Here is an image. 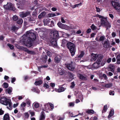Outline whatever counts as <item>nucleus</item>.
I'll return each instance as SVG.
<instances>
[{"mask_svg": "<svg viewBox=\"0 0 120 120\" xmlns=\"http://www.w3.org/2000/svg\"><path fill=\"white\" fill-rule=\"evenodd\" d=\"M26 36L24 41L25 43L27 46H29V47L32 46L33 41L36 38L35 34L29 30L26 32Z\"/></svg>", "mask_w": 120, "mask_h": 120, "instance_id": "nucleus-1", "label": "nucleus"}, {"mask_svg": "<svg viewBox=\"0 0 120 120\" xmlns=\"http://www.w3.org/2000/svg\"><path fill=\"white\" fill-rule=\"evenodd\" d=\"M66 46L69 49L71 56H73L75 55L76 50L75 44L71 42H68L66 44Z\"/></svg>", "mask_w": 120, "mask_h": 120, "instance_id": "nucleus-2", "label": "nucleus"}, {"mask_svg": "<svg viewBox=\"0 0 120 120\" xmlns=\"http://www.w3.org/2000/svg\"><path fill=\"white\" fill-rule=\"evenodd\" d=\"M4 8L6 10H11L14 11L15 10V8L11 3H8L7 4L4 5Z\"/></svg>", "mask_w": 120, "mask_h": 120, "instance_id": "nucleus-3", "label": "nucleus"}, {"mask_svg": "<svg viewBox=\"0 0 120 120\" xmlns=\"http://www.w3.org/2000/svg\"><path fill=\"white\" fill-rule=\"evenodd\" d=\"M59 33L57 31H54L50 35V37L51 38L58 39L59 37Z\"/></svg>", "mask_w": 120, "mask_h": 120, "instance_id": "nucleus-4", "label": "nucleus"}, {"mask_svg": "<svg viewBox=\"0 0 120 120\" xmlns=\"http://www.w3.org/2000/svg\"><path fill=\"white\" fill-rule=\"evenodd\" d=\"M111 4L114 8L116 10H120V4L118 2L112 1L111 2Z\"/></svg>", "mask_w": 120, "mask_h": 120, "instance_id": "nucleus-5", "label": "nucleus"}, {"mask_svg": "<svg viewBox=\"0 0 120 120\" xmlns=\"http://www.w3.org/2000/svg\"><path fill=\"white\" fill-rule=\"evenodd\" d=\"M10 100L5 98H1L0 99V103L2 104L7 106Z\"/></svg>", "mask_w": 120, "mask_h": 120, "instance_id": "nucleus-6", "label": "nucleus"}, {"mask_svg": "<svg viewBox=\"0 0 120 120\" xmlns=\"http://www.w3.org/2000/svg\"><path fill=\"white\" fill-rule=\"evenodd\" d=\"M102 44L103 47L105 48L108 49L110 47L109 42L108 40L105 41Z\"/></svg>", "mask_w": 120, "mask_h": 120, "instance_id": "nucleus-7", "label": "nucleus"}, {"mask_svg": "<svg viewBox=\"0 0 120 120\" xmlns=\"http://www.w3.org/2000/svg\"><path fill=\"white\" fill-rule=\"evenodd\" d=\"M57 39L51 38L50 41V44L52 46H57Z\"/></svg>", "mask_w": 120, "mask_h": 120, "instance_id": "nucleus-8", "label": "nucleus"}, {"mask_svg": "<svg viewBox=\"0 0 120 120\" xmlns=\"http://www.w3.org/2000/svg\"><path fill=\"white\" fill-rule=\"evenodd\" d=\"M30 12L27 11L26 13L22 12L20 14V16L22 18H24L30 14Z\"/></svg>", "mask_w": 120, "mask_h": 120, "instance_id": "nucleus-9", "label": "nucleus"}, {"mask_svg": "<svg viewBox=\"0 0 120 120\" xmlns=\"http://www.w3.org/2000/svg\"><path fill=\"white\" fill-rule=\"evenodd\" d=\"M72 62H71V63L68 64L67 66L68 69L71 71L75 69V67L72 64Z\"/></svg>", "mask_w": 120, "mask_h": 120, "instance_id": "nucleus-10", "label": "nucleus"}, {"mask_svg": "<svg viewBox=\"0 0 120 120\" xmlns=\"http://www.w3.org/2000/svg\"><path fill=\"white\" fill-rule=\"evenodd\" d=\"M107 21V19L106 18H105L104 19H101L100 20L101 25L102 26H105Z\"/></svg>", "mask_w": 120, "mask_h": 120, "instance_id": "nucleus-11", "label": "nucleus"}, {"mask_svg": "<svg viewBox=\"0 0 120 120\" xmlns=\"http://www.w3.org/2000/svg\"><path fill=\"white\" fill-rule=\"evenodd\" d=\"M57 25L58 27L61 29H64L66 27V25L61 23L60 22H59Z\"/></svg>", "mask_w": 120, "mask_h": 120, "instance_id": "nucleus-12", "label": "nucleus"}, {"mask_svg": "<svg viewBox=\"0 0 120 120\" xmlns=\"http://www.w3.org/2000/svg\"><path fill=\"white\" fill-rule=\"evenodd\" d=\"M28 23H35V19L33 17L31 16L30 17H28Z\"/></svg>", "mask_w": 120, "mask_h": 120, "instance_id": "nucleus-13", "label": "nucleus"}, {"mask_svg": "<svg viewBox=\"0 0 120 120\" xmlns=\"http://www.w3.org/2000/svg\"><path fill=\"white\" fill-rule=\"evenodd\" d=\"M78 76L79 79L83 80H87V78L85 76H84L80 74H79L78 75Z\"/></svg>", "mask_w": 120, "mask_h": 120, "instance_id": "nucleus-14", "label": "nucleus"}, {"mask_svg": "<svg viewBox=\"0 0 120 120\" xmlns=\"http://www.w3.org/2000/svg\"><path fill=\"white\" fill-rule=\"evenodd\" d=\"M66 88L64 87L60 86L58 89L55 88V90L56 91L58 92H61L64 91Z\"/></svg>", "mask_w": 120, "mask_h": 120, "instance_id": "nucleus-15", "label": "nucleus"}, {"mask_svg": "<svg viewBox=\"0 0 120 120\" xmlns=\"http://www.w3.org/2000/svg\"><path fill=\"white\" fill-rule=\"evenodd\" d=\"M41 114L40 120H45V116L44 112L42 111Z\"/></svg>", "mask_w": 120, "mask_h": 120, "instance_id": "nucleus-16", "label": "nucleus"}, {"mask_svg": "<svg viewBox=\"0 0 120 120\" xmlns=\"http://www.w3.org/2000/svg\"><path fill=\"white\" fill-rule=\"evenodd\" d=\"M97 54L93 53H92L91 54V58L90 59L91 61H95L96 60L97 58Z\"/></svg>", "mask_w": 120, "mask_h": 120, "instance_id": "nucleus-17", "label": "nucleus"}, {"mask_svg": "<svg viewBox=\"0 0 120 120\" xmlns=\"http://www.w3.org/2000/svg\"><path fill=\"white\" fill-rule=\"evenodd\" d=\"M97 57H98V59L96 61L99 62L100 64L103 57V56L102 55L99 54L97 56Z\"/></svg>", "mask_w": 120, "mask_h": 120, "instance_id": "nucleus-18", "label": "nucleus"}, {"mask_svg": "<svg viewBox=\"0 0 120 120\" xmlns=\"http://www.w3.org/2000/svg\"><path fill=\"white\" fill-rule=\"evenodd\" d=\"M18 29V28L16 26H13L11 28V30L12 32H15L16 30H17Z\"/></svg>", "mask_w": 120, "mask_h": 120, "instance_id": "nucleus-19", "label": "nucleus"}, {"mask_svg": "<svg viewBox=\"0 0 120 120\" xmlns=\"http://www.w3.org/2000/svg\"><path fill=\"white\" fill-rule=\"evenodd\" d=\"M12 91V87H9L7 89H6L5 91L6 93H8L10 94Z\"/></svg>", "mask_w": 120, "mask_h": 120, "instance_id": "nucleus-20", "label": "nucleus"}, {"mask_svg": "<svg viewBox=\"0 0 120 120\" xmlns=\"http://www.w3.org/2000/svg\"><path fill=\"white\" fill-rule=\"evenodd\" d=\"M3 120H10L9 115L8 113L4 115L3 117Z\"/></svg>", "mask_w": 120, "mask_h": 120, "instance_id": "nucleus-21", "label": "nucleus"}, {"mask_svg": "<svg viewBox=\"0 0 120 120\" xmlns=\"http://www.w3.org/2000/svg\"><path fill=\"white\" fill-rule=\"evenodd\" d=\"M114 114V110L113 109H111L109 113V114L108 116V118L109 120L110 117L112 116Z\"/></svg>", "mask_w": 120, "mask_h": 120, "instance_id": "nucleus-22", "label": "nucleus"}, {"mask_svg": "<svg viewBox=\"0 0 120 120\" xmlns=\"http://www.w3.org/2000/svg\"><path fill=\"white\" fill-rule=\"evenodd\" d=\"M61 60L60 57L56 56L55 57L54 59L55 62L56 63H59Z\"/></svg>", "mask_w": 120, "mask_h": 120, "instance_id": "nucleus-23", "label": "nucleus"}, {"mask_svg": "<svg viewBox=\"0 0 120 120\" xmlns=\"http://www.w3.org/2000/svg\"><path fill=\"white\" fill-rule=\"evenodd\" d=\"M67 40L65 38L64 39L62 40L61 46L63 47L66 44H67Z\"/></svg>", "mask_w": 120, "mask_h": 120, "instance_id": "nucleus-24", "label": "nucleus"}, {"mask_svg": "<svg viewBox=\"0 0 120 120\" xmlns=\"http://www.w3.org/2000/svg\"><path fill=\"white\" fill-rule=\"evenodd\" d=\"M43 82L41 80H39L37 81H36L34 83V84L36 85H41Z\"/></svg>", "mask_w": 120, "mask_h": 120, "instance_id": "nucleus-25", "label": "nucleus"}, {"mask_svg": "<svg viewBox=\"0 0 120 120\" xmlns=\"http://www.w3.org/2000/svg\"><path fill=\"white\" fill-rule=\"evenodd\" d=\"M105 27L106 28V30H108V29L110 28L111 27V25L110 23L108 21L105 24Z\"/></svg>", "mask_w": 120, "mask_h": 120, "instance_id": "nucleus-26", "label": "nucleus"}, {"mask_svg": "<svg viewBox=\"0 0 120 120\" xmlns=\"http://www.w3.org/2000/svg\"><path fill=\"white\" fill-rule=\"evenodd\" d=\"M25 51L27 53L30 54H33L34 53V52L33 51L29 50L27 48L25 49Z\"/></svg>", "mask_w": 120, "mask_h": 120, "instance_id": "nucleus-27", "label": "nucleus"}, {"mask_svg": "<svg viewBox=\"0 0 120 120\" xmlns=\"http://www.w3.org/2000/svg\"><path fill=\"white\" fill-rule=\"evenodd\" d=\"M100 63L96 61V62L94 63L93 65V66L95 68H97L98 67Z\"/></svg>", "mask_w": 120, "mask_h": 120, "instance_id": "nucleus-28", "label": "nucleus"}, {"mask_svg": "<svg viewBox=\"0 0 120 120\" xmlns=\"http://www.w3.org/2000/svg\"><path fill=\"white\" fill-rule=\"evenodd\" d=\"M117 63L119 64H120V54H119L116 57Z\"/></svg>", "mask_w": 120, "mask_h": 120, "instance_id": "nucleus-29", "label": "nucleus"}, {"mask_svg": "<svg viewBox=\"0 0 120 120\" xmlns=\"http://www.w3.org/2000/svg\"><path fill=\"white\" fill-rule=\"evenodd\" d=\"M32 91H34V92H36V93H39L40 91L37 88L33 87L31 89Z\"/></svg>", "mask_w": 120, "mask_h": 120, "instance_id": "nucleus-30", "label": "nucleus"}, {"mask_svg": "<svg viewBox=\"0 0 120 120\" xmlns=\"http://www.w3.org/2000/svg\"><path fill=\"white\" fill-rule=\"evenodd\" d=\"M108 109L107 106L106 105L104 106L103 109L102 111V113H103L106 112Z\"/></svg>", "mask_w": 120, "mask_h": 120, "instance_id": "nucleus-31", "label": "nucleus"}, {"mask_svg": "<svg viewBox=\"0 0 120 120\" xmlns=\"http://www.w3.org/2000/svg\"><path fill=\"white\" fill-rule=\"evenodd\" d=\"M84 54V52L83 51H82L81 52L80 54L78 56L77 58L78 59H80L82 57Z\"/></svg>", "mask_w": 120, "mask_h": 120, "instance_id": "nucleus-32", "label": "nucleus"}, {"mask_svg": "<svg viewBox=\"0 0 120 120\" xmlns=\"http://www.w3.org/2000/svg\"><path fill=\"white\" fill-rule=\"evenodd\" d=\"M33 42H34V44L35 45H37L39 44V40L38 39L36 38L33 41Z\"/></svg>", "mask_w": 120, "mask_h": 120, "instance_id": "nucleus-33", "label": "nucleus"}, {"mask_svg": "<svg viewBox=\"0 0 120 120\" xmlns=\"http://www.w3.org/2000/svg\"><path fill=\"white\" fill-rule=\"evenodd\" d=\"M2 86L4 88H7L8 87V84L7 83L4 82Z\"/></svg>", "mask_w": 120, "mask_h": 120, "instance_id": "nucleus-34", "label": "nucleus"}, {"mask_svg": "<svg viewBox=\"0 0 120 120\" xmlns=\"http://www.w3.org/2000/svg\"><path fill=\"white\" fill-rule=\"evenodd\" d=\"M112 85L111 83H107L105 84V87L106 88H109L111 87Z\"/></svg>", "mask_w": 120, "mask_h": 120, "instance_id": "nucleus-35", "label": "nucleus"}, {"mask_svg": "<svg viewBox=\"0 0 120 120\" xmlns=\"http://www.w3.org/2000/svg\"><path fill=\"white\" fill-rule=\"evenodd\" d=\"M26 103L28 107L31 104V101L29 99H27L26 101Z\"/></svg>", "mask_w": 120, "mask_h": 120, "instance_id": "nucleus-36", "label": "nucleus"}, {"mask_svg": "<svg viewBox=\"0 0 120 120\" xmlns=\"http://www.w3.org/2000/svg\"><path fill=\"white\" fill-rule=\"evenodd\" d=\"M23 21L22 19H19L17 22V23L19 24H21L23 23Z\"/></svg>", "mask_w": 120, "mask_h": 120, "instance_id": "nucleus-37", "label": "nucleus"}, {"mask_svg": "<svg viewBox=\"0 0 120 120\" xmlns=\"http://www.w3.org/2000/svg\"><path fill=\"white\" fill-rule=\"evenodd\" d=\"M7 45L11 49L13 50L14 49V47L12 45L9 43L7 44Z\"/></svg>", "mask_w": 120, "mask_h": 120, "instance_id": "nucleus-38", "label": "nucleus"}, {"mask_svg": "<svg viewBox=\"0 0 120 120\" xmlns=\"http://www.w3.org/2000/svg\"><path fill=\"white\" fill-rule=\"evenodd\" d=\"M86 113L89 114L90 113L94 114V111L93 110L91 109L86 111Z\"/></svg>", "mask_w": 120, "mask_h": 120, "instance_id": "nucleus-39", "label": "nucleus"}, {"mask_svg": "<svg viewBox=\"0 0 120 120\" xmlns=\"http://www.w3.org/2000/svg\"><path fill=\"white\" fill-rule=\"evenodd\" d=\"M16 47L17 49H23L24 47H23L21 46L18 44H16Z\"/></svg>", "mask_w": 120, "mask_h": 120, "instance_id": "nucleus-40", "label": "nucleus"}, {"mask_svg": "<svg viewBox=\"0 0 120 120\" xmlns=\"http://www.w3.org/2000/svg\"><path fill=\"white\" fill-rule=\"evenodd\" d=\"M91 27V29L93 30H95L97 29V27L95 26L94 24H92Z\"/></svg>", "mask_w": 120, "mask_h": 120, "instance_id": "nucleus-41", "label": "nucleus"}, {"mask_svg": "<svg viewBox=\"0 0 120 120\" xmlns=\"http://www.w3.org/2000/svg\"><path fill=\"white\" fill-rule=\"evenodd\" d=\"M24 114L25 115V118L28 119L29 118V115L28 112L25 113Z\"/></svg>", "mask_w": 120, "mask_h": 120, "instance_id": "nucleus-42", "label": "nucleus"}, {"mask_svg": "<svg viewBox=\"0 0 120 120\" xmlns=\"http://www.w3.org/2000/svg\"><path fill=\"white\" fill-rule=\"evenodd\" d=\"M105 38V37L104 36H101L99 39V41H103L104 39Z\"/></svg>", "mask_w": 120, "mask_h": 120, "instance_id": "nucleus-43", "label": "nucleus"}, {"mask_svg": "<svg viewBox=\"0 0 120 120\" xmlns=\"http://www.w3.org/2000/svg\"><path fill=\"white\" fill-rule=\"evenodd\" d=\"M106 62V59H103L102 61L101 65L102 66L104 65L105 63Z\"/></svg>", "mask_w": 120, "mask_h": 120, "instance_id": "nucleus-44", "label": "nucleus"}, {"mask_svg": "<svg viewBox=\"0 0 120 120\" xmlns=\"http://www.w3.org/2000/svg\"><path fill=\"white\" fill-rule=\"evenodd\" d=\"M34 106L35 108H38L39 106V104L38 103H35L34 104Z\"/></svg>", "mask_w": 120, "mask_h": 120, "instance_id": "nucleus-45", "label": "nucleus"}, {"mask_svg": "<svg viewBox=\"0 0 120 120\" xmlns=\"http://www.w3.org/2000/svg\"><path fill=\"white\" fill-rule=\"evenodd\" d=\"M13 19L14 21H16L18 19V18L16 15L14 16L12 18Z\"/></svg>", "mask_w": 120, "mask_h": 120, "instance_id": "nucleus-46", "label": "nucleus"}, {"mask_svg": "<svg viewBox=\"0 0 120 120\" xmlns=\"http://www.w3.org/2000/svg\"><path fill=\"white\" fill-rule=\"evenodd\" d=\"M71 85L70 86V87L71 88H74V86H75V84L74 82H71Z\"/></svg>", "mask_w": 120, "mask_h": 120, "instance_id": "nucleus-47", "label": "nucleus"}, {"mask_svg": "<svg viewBox=\"0 0 120 120\" xmlns=\"http://www.w3.org/2000/svg\"><path fill=\"white\" fill-rule=\"evenodd\" d=\"M109 94L110 95H114V91L112 90H110Z\"/></svg>", "mask_w": 120, "mask_h": 120, "instance_id": "nucleus-48", "label": "nucleus"}, {"mask_svg": "<svg viewBox=\"0 0 120 120\" xmlns=\"http://www.w3.org/2000/svg\"><path fill=\"white\" fill-rule=\"evenodd\" d=\"M46 14V13L45 11H43L40 14V15H41L42 17H44Z\"/></svg>", "mask_w": 120, "mask_h": 120, "instance_id": "nucleus-49", "label": "nucleus"}, {"mask_svg": "<svg viewBox=\"0 0 120 120\" xmlns=\"http://www.w3.org/2000/svg\"><path fill=\"white\" fill-rule=\"evenodd\" d=\"M48 15L49 17H54L56 15L55 14V13L49 14Z\"/></svg>", "mask_w": 120, "mask_h": 120, "instance_id": "nucleus-50", "label": "nucleus"}, {"mask_svg": "<svg viewBox=\"0 0 120 120\" xmlns=\"http://www.w3.org/2000/svg\"><path fill=\"white\" fill-rule=\"evenodd\" d=\"M43 86L47 88H48L49 87V85L47 84L46 83H45L44 84Z\"/></svg>", "mask_w": 120, "mask_h": 120, "instance_id": "nucleus-51", "label": "nucleus"}, {"mask_svg": "<svg viewBox=\"0 0 120 120\" xmlns=\"http://www.w3.org/2000/svg\"><path fill=\"white\" fill-rule=\"evenodd\" d=\"M47 54L48 56H49V57L51 56V53L49 51H48L47 52Z\"/></svg>", "mask_w": 120, "mask_h": 120, "instance_id": "nucleus-52", "label": "nucleus"}, {"mask_svg": "<svg viewBox=\"0 0 120 120\" xmlns=\"http://www.w3.org/2000/svg\"><path fill=\"white\" fill-rule=\"evenodd\" d=\"M50 85L51 86L52 88H53L54 87L55 85V84L54 83H51L50 84Z\"/></svg>", "mask_w": 120, "mask_h": 120, "instance_id": "nucleus-53", "label": "nucleus"}, {"mask_svg": "<svg viewBox=\"0 0 120 120\" xmlns=\"http://www.w3.org/2000/svg\"><path fill=\"white\" fill-rule=\"evenodd\" d=\"M97 17H98L100 19H104L105 17H104L103 16L100 15H97Z\"/></svg>", "mask_w": 120, "mask_h": 120, "instance_id": "nucleus-54", "label": "nucleus"}, {"mask_svg": "<svg viewBox=\"0 0 120 120\" xmlns=\"http://www.w3.org/2000/svg\"><path fill=\"white\" fill-rule=\"evenodd\" d=\"M26 103H25L22 102L21 104V106L23 108L26 106Z\"/></svg>", "mask_w": 120, "mask_h": 120, "instance_id": "nucleus-55", "label": "nucleus"}, {"mask_svg": "<svg viewBox=\"0 0 120 120\" xmlns=\"http://www.w3.org/2000/svg\"><path fill=\"white\" fill-rule=\"evenodd\" d=\"M69 105L70 106H74V103L73 102H71L69 103Z\"/></svg>", "mask_w": 120, "mask_h": 120, "instance_id": "nucleus-56", "label": "nucleus"}, {"mask_svg": "<svg viewBox=\"0 0 120 120\" xmlns=\"http://www.w3.org/2000/svg\"><path fill=\"white\" fill-rule=\"evenodd\" d=\"M11 104V101L10 100L8 102V105H9V107L10 108H12Z\"/></svg>", "mask_w": 120, "mask_h": 120, "instance_id": "nucleus-57", "label": "nucleus"}, {"mask_svg": "<svg viewBox=\"0 0 120 120\" xmlns=\"http://www.w3.org/2000/svg\"><path fill=\"white\" fill-rule=\"evenodd\" d=\"M16 80V79L15 77H13L12 79L11 80V82L12 83H13Z\"/></svg>", "mask_w": 120, "mask_h": 120, "instance_id": "nucleus-58", "label": "nucleus"}, {"mask_svg": "<svg viewBox=\"0 0 120 120\" xmlns=\"http://www.w3.org/2000/svg\"><path fill=\"white\" fill-rule=\"evenodd\" d=\"M4 111L1 108L0 109V115H2L4 114Z\"/></svg>", "mask_w": 120, "mask_h": 120, "instance_id": "nucleus-59", "label": "nucleus"}, {"mask_svg": "<svg viewBox=\"0 0 120 120\" xmlns=\"http://www.w3.org/2000/svg\"><path fill=\"white\" fill-rule=\"evenodd\" d=\"M50 107V108L51 109H53L54 108V106L53 105L52 103H50L49 104V107Z\"/></svg>", "mask_w": 120, "mask_h": 120, "instance_id": "nucleus-60", "label": "nucleus"}, {"mask_svg": "<svg viewBox=\"0 0 120 120\" xmlns=\"http://www.w3.org/2000/svg\"><path fill=\"white\" fill-rule=\"evenodd\" d=\"M114 66L112 64H110L109 66V68H114Z\"/></svg>", "mask_w": 120, "mask_h": 120, "instance_id": "nucleus-61", "label": "nucleus"}, {"mask_svg": "<svg viewBox=\"0 0 120 120\" xmlns=\"http://www.w3.org/2000/svg\"><path fill=\"white\" fill-rule=\"evenodd\" d=\"M107 74L109 76H111L113 74L111 72H109L108 73H107Z\"/></svg>", "mask_w": 120, "mask_h": 120, "instance_id": "nucleus-62", "label": "nucleus"}, {"mask_svg": "<svg viewBox=\"0 0 120 120\" xmlns=\"http://www.w3.org/2000/svg\"><path fill=\"white\" fill-rule=\"evenodd\" d=\"M96 34L94 33L91 34L90 35V38H94V35Z\"/></svg>", "mask_w": 120, "mask_h": 120, "instance_id": "nucleus-63", "label": "nucleus"}, {"mask_svg": "<svg viewBox=\"0 0 120 120\" xmlns=\"http://www.w3.org/2000/svg\"><path fill=\"white\" fill-rule=\"evenodd\" d=\"M112 36L113 37H115L116 35V34L115 32H113L112 34Z\"/></svg>", "mask_w": 120, "mask_h": 120, "instance_id": "nucleus-64", "label": "nucleus"}]
</instances>
